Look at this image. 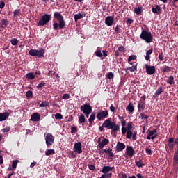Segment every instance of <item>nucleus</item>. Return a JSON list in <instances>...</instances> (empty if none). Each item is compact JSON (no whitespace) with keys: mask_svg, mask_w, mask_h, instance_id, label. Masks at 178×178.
Wrapping results in <instances>:
<instances>
[{"mask_svg":"<svg viewBox=\"0 0 178 178\" xmlns=\"http://www.w3.org/2000/svg\"><path fill=\"white\" fill-rule=\"evenodd\" d=\"M178 165V149L173 154V165Z\"/></svg>","mask_w":178,"mask_h":178,"instance_id":"b1692460","label":"nucleus"},{"mask_svg":"<svg viewBox=\"0 0 178 178\" xmlns=\"http://www.w3.org/2000/svg\"><path fill=\"white\" fill-rule=\"evenodd\" d=\"M77 132V129H76L75 127H71V134H75Z\"/></svg>","mask_w":178,"mask_h":178,"instance_id":"052dcab7","label":"nucleus"},{"mask_svg":"<svg viewBox=\"0 0 178 178\" xmlns=\"http://www.w3.org/2000/svg\"><path fill=\"white\" fill-rule=\"evenodd\" d=\"M114 31H115V33H116L117 34H120L122 33V29H120V28H119L118 25L116 26Z\"/></svg>","mask_w":178,"mask_h":178,"instance_id":"8fccbe9b","label":"nucleus"},{"mask_svg":"<svg viewBox=\"0 0 178 178\" xmlns=\"http://www.w3.org/2000/svg\"><path fill=\"white\" fill-rule=\"evenodd\" d=\"M10 42L12 45H17L19 40H17V39L14 38L11 39Z\"/></svg>","mask_w":178,"mask_h":178,"instance_id":"49530a36","label":"nucleus"},{"mask_svg":"<svg viewBox=\"0 0 178 178\" xmlns=\"http://www.w3.org/2000/svg\"><path fill=\"white\" fill-rule=\"evenodd\" d=\"M152 53V49L147 50V51L146 52V56L144 57V58H145L146 61L149 60L150 59V55Z\"/></svg>","mask_w":178,"mask_h":178,"instance_id":"2f4dec72","label":"nucleus"},{"mask_svg":"<svg viewBox=\"0 0 178 178\" xmlns=\"http://www.w3.org/2000/svg\"><path fill=\"white\" fill-rule=\"evenodd\" d=\"M88 169L91 171H95V165H88Z\"/></svg>","mask_w":178,"mask_h":178,"instance_id":"680f3d73","label":"nucleus"},{"mask_svg":"<svg viewBox=\"0 0 178 178\" xmlns=\"http://www.w3.org/2000/svg\"><path fill=\"white\" fill-rule=\"evenodd\" d=\"M136 56L134 55L129 56V58H127V63H129V65H132V63L131 61L136 60Z\"/></svg>","mask_w":178,"mask_h":178,"instance_id":"72a5a7b5","label":"nucleus"},{"mask_svg":"<svg viewBox=\"0 0 178 178\" xmlns=\"http://www.w3.org/2000/svg\"><path fill=\"white\" fill-rule=\"evenodd\" d=\"M17 15H20V10H19V9H16L13 12L14 17L17 16Z\"/></svg>","mask_w":178,"mask_h":178,"instance_id":"4d7b16f0","label":"nucleus"},{"mask_svg":"<svg viewBox=\"0 0 178 178\" xmlns=\"http://www.w3.org/2000/svg\"><path fill=\"white\" fill-rule=\"evenodd\" d=\"M135 152L134 149L131 146L127 145V148L125 149V154H127L129 156H134Z\"/></svg>","mask_w":178,"mask_h":178,"instance_id":"2eb2a0df","label":"nucleus"},{"mask_svg":"<svg viewBox=\"0 0 178 178\" xmlns=\"http://www.w3.org/2000/svg\"><path fill=\"white\" fill-rule=\"evenodd\" d=\"M71 99V96L69 95V94H64L63 95V99L66 100V99Z\"/></svg>","mask_w":178,"mask_h":178,"instance_id":"6e6d98bb","label":"nucleus"},{"mask_svg":"<svg viewBox=\"0 0 178 178\" xmlns=\"http://www.w3.org/2000/svg\"><path fill=\"white\" fill-rule=\"evenodd\" d=\"M95 118H97L95 116V113H91V115H90V118L88 119V122L90 123V126L91 124H93V122L95 121Z\"/></svg>","mask_w":178,"mask_h":178,"instance_id":"cd10ccee","label":"nucleus"},{"mask_svg":"<svg viewBox=\"0 0 178 178\" xmlns=\"http://www.w3.org/2000/svg\"><path fill=\"white\" fill-rule=\"evenodd\" d=\"M54 19H57L58 23H60V30H63L66 26V22H65V17L59 12H54Z\"/></svg>","mask_w":178,"mask_h":178,"instance_id":"7ed1b4c3","label":"nucleus"},{"mask_svg":"<svg viewBox=\"0 0 178 178\" xmlns=\"http://www.w3.org/2000/svg\"><path fill=\"white\" fill-rule=\"evenodd\" d=\"M140 38H141V40L145 41V42H147V44H149V42H152V40H154V38L152 37V33H151V32L147 31L146 30L142 31Z\"/></svg>","mask_w":178,"mask_h":178,"instance_id":"f03ea898","label":"nucleus"},{"mask_svg":"<svg viewBox=\"0 0 178 178\" xmlns=\"http://www.w3.org/2000/svg\"><path fill=\"white\" fill-rule=\"evenodd\" d=\"M125 111H127L129 113H131L134 112V106L132 105V103H129V105H127V107L125 108Z\"/></svg>","mask_w":178,"mask_h":178,"instance_id":"a878e982","label":"nucleus"},{"mask_svg":"<svg viewBox=\"0 0 178 178\" xmlns=\"http://www.w3.org/2000/svg\"><path fill=\"white\" fill-rule=\"evenodd\" d=\"M173 138H170V139H168V148L170 150H173Z\"/></svg>","mask_w":178,"mask_h":178,"instance_id":"c85d7f7f","label":"nucleus"},{"mask_svg":"<svg viewBox=\"0 0 178 178\" xmlns=\"http://www.w3.org/2000/svg\"><path fill=\"white\" fill-rule=\"evenodd\" d=\"M91 105L85 104L84 105H81L80 106V111L83 112V113L86 115V118H88L90 114H93V113H91Z\"/></svg>","mask_w":178,"mask_h":178,"instance_id":"423d86ee","label":"nucleus"},{"mask_svg":"<svg viewBox=\"0 0 178 178\" xmlns=\"http://www.w3.org/2000/svg\"><path fill=\"white\" fill-rule=\"evenodd\" d=\"M1 29H5L8 26V20L6 19H1Z\"/></svg>","mask_w":178,"mask_h":178,"instance_id":"c756f323","label":"nucleus"},{"mask_svg":"<svg viewBox=\"0 0 178 178\" xmlns=\"http://www.w3.org/2000/svg\"><path fill=\"white\" fill-rule=\"evenodd\" d=\"M144 68L146 69V74L147 75H153L156 73V67L154 66H151L147 64L144 65Z\"/></svg>","mask_w":178,"mask_h":178,"instance_id":"1a4fd4ad","label":"nucleus"},{"mask_svg":"<svg viewBox=\"0 0 178 178\" xmlns=\"http://www.w3.org/2000/svg\"><path fill=\"white\" fill-rule=\"evenodd\" d=\"M127 135H125V138H127V139H131L132 138V140H137V132L136 131H134V132H132L131 131H127Z\"/></svg>","mask_w":178,"mask_h":178,"instance_id":"f8f14e48","label":"nucleus"},{"mask_svg":"<svg viewBox=\"0 0 178 178\" xmlns=\"http://www.w3.org/2000/svg\"><path fill=\"white\" fill-rule=\"evenodd\" d=\"M45 86V83L44 81H42L40 83H38L37 85V89L40 90L42 88H44Z\"/></svg>","mask_w":178,"mask_h":178,"instance_id":"c03bdc74","label":"nucleus"},{"mask_svg":"<svg viewBox=\"0 0 178 178\" xmlns=\"http://www.w3.org/2000/svg\"><path fill=\"white\" fill-rule=\"evenodd\" d=\"M108 139L103 138V140H102V142L98 143V149H103V147H105V145H108Z\"/></svg>","mask_w":178,"mask_h":178,"instance_id":"dca6fc26","label":"nucleus"},{"mask_svg":"<svg viewBox=\"0 0 178 178\" xmlns=\"http://www.w3.org/2000/svg\"><path fill=\"white\" fill-rule=\"evenodd\" d=\"M120 178H129V177H127V175L122 173V174H120Z\"/></svg>","mask_w":178,"mask_h":178,"instance_id":"338daca9","label":"nucleus"},{"mask_svg":"<svg viewBox=\"0 0 178 178\" xmlns=\"http://www.w3.org/2000/svg\"><path fill=\"white\" fill-rule=\"evenodd\" d=\"M157 136V129H154L153 131H149V133L147 134V136H146V140H154Z\"/></svg>","mask_w":178,"mask_h":178,"instance_id":"9d476101","label":"nucleus"},{"mask_svg":"<svg viewBox=\"0 0 178 178\" xmlns=\"http://www.w3.org/2000/svg\"><path fill=\"white\" fill-rule=\"evenodd\" d=\"M5 8V1H1L0 3V9H3Z\"/></svg>","mask_w":178,"mask_h":178,"instance_id":"e2e57ef3","label":"nucleus"},{"mask_svg":"<svg viewBox=\"0 0 178 178\" xmlns=\"http://www.w3.org/2000/svg\"><path fill=\"white\" fill-rule=\"evenodd\" d=\"M78 122H79V124H83L84 123V122H86V118H84V115L81 114V115H79Z\"/></svg>","mask_w":178,"mask_h":178,"instance_id":"e433bc0d","label":"nucleus"},{"mask_svg":"<svg viewBox=\"0 0 178 178\" xmlns=\"http://www.w3.org/2000/svg\"><path fill=\"white\" fill-rule=\"evenodd\" d=\"M102 127H105V129H108V130H112L113 133L118 131L120 129V127L115 124V122L110 121V119H106L105 121H103L102 124Z\"/></svg>","mask_w":178,"mask_h":178,"instance_id":"f257e3e1","label":"nucleus"},{"mask_svg":"<svg viewBox=\"0 0 178 178\" xmlns=\"http://www.w3.org/2000/svg\"><path fill=\"white\" fill-rule=\"evenodd\" d=\"M99 152L107 154L110 158H113V152H112V149H104Z\"/></svg>","mask_w":178,"mask_h":178,"instance_id":"aec40b11","label":"nucleus"},{"mask_svg":"<svg viewBox=\"0 0 178 178\" xmlns=\"http://www.w3.org/2000/svg\"><path fill=\"white\" fill-rule=\"evenodd\" d=\"M95 56H97L98 58H102V51L97 50V51H95Z\"/></svg>","mask_w":178,"mask_h":178,"instance_id":"5fc2aeb1","label":"nucleus"},{"mask_svg":"<svg viewBox=\"0 0 178 178\" xmlns=\"http://www.w3.org/2000/svg\"><path fill=\"white\" fill-rule=\"evenodd\" d=\"M18 163H19V160H15L13 161V163H11V168L14 169H16V166H17Z\"/></svg>","mask_w":178,"mask_h":178,"instance_id":"ea45409f","label":"nucleus"},{"mask_svg":"<svg viewBox=\"0 0 178 178\" xmlns=\"http://www.w3.org/2000/svg\"><path fill=\"white\" fill-rule=\"evenodd\" d=\"M25 78L27 80H33L35 79V74L32 72L26 73V74H25Z\"/></svg>","mask_w":178,"mask_h":178,"instance_id":"bb28decb","label":"nucleus"},{"mask_svg":"<svg viewBox=\"0 0 178 178\" xmlns=\"http://www.w3.org/2000/svg\"><path fill=\"white\" fill-rule=\"evenodd\" d=\"M112 172L102 175L100 177H112Z\"/></svg>","mask_w":178,"mask_h":178,"instance_id":"603ef678","label":"nucleus"},{"mask_svg":"<svg viewBox=\"0 0 178 178\" xmlns=\"http://www.w3.org/2000/svg\"><path fill=\"white\" fill-rule=\"evenodd\" d=\"M49 22H51V15L49 14H44L39 19L38 26H47Z\"/></svg>","mask_w":178,"mask_h":178,"instance_id":"39448f33","label":"nucleus"},{"mask_svg":"<svg viewBox=\"0 0 178 178\" xmlns=\"http://www.w3.org/2000/svg\"><path fill=\"white\" fill-rule=\"evenodd\" d=\"M129 178H144V176H143V175H141L140 173H138L136 175V176H131L129 177Z\"/></svg>","mask_w":178,"mask_h":178,"instance_id":"09e8293b","label":"nucleus"},{"mask_svg":"<svg viewBox=\"0 0 178 178\" xmlns=\"http://www.w3.org/2000/svg\"><path fill=\"white\" fill-rule=\"evenodd\" d=\"M114 22H115V17L113 16H107L105 18V24H106V26H113Z\"/></svg>","mask_w":178,"mask_h":178,"instance_id":"ddd939ff","label":"nucleus"},{"mask_svg":"<svg viewBox=\"0 0 178 178\" xmlns=\"http://www.w3.org/2000/svg\"><path fill=\"white\" fill-rule=\"evenodd\" d=\"M128 71L131 72H137V64L132 65V67H130L124 68V72H128Z\"/></svg>","mask_w":178,"mask_h":178,"instance_id":"4be33fe9","label":"nucleus"},{"mask_svg":"<svg viewBox=\"0 0 178 178\" xmlns=\"http://www.w3.org/2000/svg\"><path fill=\"white\" fill-rule=\"evenodd\" d=\"M54 154H56V152L52 149L45 151V156H47Z\"/></svg>","mask_w":178,"mask_h":178,"instance_id":"c9c22d12","label":"nucleus"},{"mask_svg":"<svg viewBox=\"0 0 178 178\" xmlns=\"http://www.w3.org/2000/svg\"><path fill=\"white\" fill-rule=\"evenodd\" d=\"M158 59L160 60V61H163V54L160 53V54L158 55Z\"/></svg>","mask_w":178,"mask_h":178,"instance_id":"0e129e2a","label":"nucleus"},{"mask_svg":"<svg viewBox=\"0 0 178 178\" xmlns=\"http://www.w3.org/2000/svg\"><path fill=\"white\" fill-rule=\"evenodd\" d=\"M83 17H84V16L83 15V14L81 13H78V14H76L74 17V19L75 20V22H77V20H79V19H83Z\"/></svg>","mask_w":178,"mask_h":178,"instance_id":"473e14b6","label":"nucleus"},{"mask_svg":"<svg viewBox=\"0 0 178 178\" xmlns=\"http://www.w3.org/2000/svg\"><path fill=\"white\" fill-rule=\"evenodd\" d=\"M25 96L26 97L31 98V97L33 96V93L31 90H29V91H26V93L25 94Z\"/></svg>","mask_w":178,"mask_h":178,"instance_id":"3c124183","label":"nucleus"},{"mask_svg":"<svg viewBox=\"0 0 178 178\" xmlns=\"http://www.w3.org/2000/svg\"><path fill=\"white\" fill-rule=\"evenodd\" d=\"M127 149V146H125L124 143L118 142L117 143V145L115 146V152H121L122 151H124V149Z\"/></svg>","mask_w":178,"mask_h":178,"instance_id":"9b49d317","label":"nucleus"},{"mask_svg":"<svg viewBox=\"0 0 178 178\" xmlns=\"http://www.w3.org/2000/svg\"><path fill=\"white\" fill-rule=\"evenodd\" d=\"M166 83L170 85H173L175 83V81H173V76H170V77H168V80L166 81Z\"/></svg>","mask_w":178,"mask_h":178,"instance_id":"4c0bfd02","label":"nucleus"},{"mask_svg":"<svg viewBox=\"0 0 178 178\" xmlns=\"http://www.w3.org/2000/svg\"><path fill=\"white\" fill-rule=\"evenodd\" d=\"M173 144L178 145V138L173 139Z\"/></svg>","mask_w":178,"mask_h":178,"instance_id":"774afa93","label":"nucleus"},{"mask_svg":"<svg viewBox=\"0 0 178 178\" xmlns=\"http://www.w3.org/2000/svg\"><path fill=\"white\" fill-rule=\"evenodd\" d=\"M53 29L54 30H58V29H60V22H55L53 24Z\"/></svg>","mask_w":178,"mask_h":178,"instance_id":"a19ab883","label":"nucleus"},{"mask_svg":"<svg viewBox=\"0 0 178 178\" xmlns=\"http://www.w3.org/2000/svg\"><path fill=\"white\" fill-rule=\"evenodd\" d=\"M44 54L45 50L44 49H40V50L31 49L29 51V55L37 58H42Z\"/></svg>","mask_w":178,"mask_h":178,"instance_id":"20e7f679","label":"nucleus"},{"mask_svg":"<svg viewBox=\"0 0 178 178\" xmlns=\"http://www.w3.org/2000/svg\"><path fill=\"white\" fill-rule=\"evenodd\" d=\"M136 166H138V168H143L144 166V163H143V160L136 161Z\"/></svg>","mask_w":178,"mask_h":178,"instance_id":"79ce46f5","label":"nucleus"},{"mask_svg":"<svg viewBox=\"0 0 178 178\" xmlns=\"http://www.w3.org/2000/svg\"><path fill=\"white\" fill-rule=\"evenodd\" d=\"M134 12L136 15H141V12H143V10L141 9V7H136L134 8Z\"/></svg>","mask_w":178,"mask_h":178,"instance_id":"58836bf2","label":"nucleus"},{"mask_svg":"<svg viewBox=\"0 0 178 178\" xmlns=\"http://www.w3.org/2000/svg\"><path fill=\"white\" fill-rule=\"evenodd\" d=\"M152 12L155 15H161V6L159 5H155V6L152 7Z\"/></svg>","mask_w":178,"mask_h":178,"instance_id":"f3484780","label":"nucleus"},{"mask_svg":"<svg viewBox=\"0 0 178 178\" xmlns=\"http://www.w3.org/2000/svg\"><path fill=\"white\" fill-rule=\"evenodd\" d=\"M163 87H160L159 88H158L156 92H154V95H153V99H156V97L161 95V93H163Z\"/></svg>","mask_w":178,"mask_h":178,"instance_id":"393cba45","label":"nucleus"},{"mask_svg":"<svg viewBox=\"0 0 178 178\" xmlns=\"http://www.w3.org/2000/svg\"><path fill=\"white\" fill-rule=\"evenodd\" d=\"M113 170V168L110 166H103L102 168V173L106 174L108 173L110 171H112Z\"/></svg>","mask_w":178,"mask_h":178,"instance_id":"5701e85b","label":"nucleus"},{"mask_svg":"<svg viewBox=\"0 0 178 178\" xmlns=\"http://www.w3.org/2000/svg\"><path fill=\"white\" fill-rule=\"evenodd\" d=\"M31 120L32 122H38L40 120V114H38V113H35L31 115Z\"/></svg>","mask_w":178,"mask_h":178,"instance_id":"a211bd4d","label":"nucleus"},{"mask_svg":"<svg viewBox=\"0 0 178 178\" xmlns=\"http://www.w3.org/2000/svg\"><path fill=\"white\" fill-rule=\"evenodd\" d=\"M125 129H127V131H131V130H132V122H129L127 123V127L125 128Z\"/></svg>","mask_w":178,"mask_h":178,"instance_id":"de8ad7c7","label":"nucleus"},{"mask_svg":"<svg viewBox=\"0 0 178 178\" xmlns=\"http://www.w3.org/2000/svg\"><path fill=\"white\" fill-rule=\"evenodd\" d=\"M47 106H49V102H42V103L40 105H38V107L40 108H45Z\"/></svg>","mask_w":178,"mask_h":178,"instance_id":"37998d69","label":"nucleus"},{"mask_svg":"<svg viewBox=\"0 0 178 178\" xmlns=\"http://www.w3.org/2000/svg\"><path fill=\"white\" fill-rule=\"evenodd\" d=\"M146 108V102L144 100H140L138 102V112H141L144 111V108Z\"/></svg>","mask_w":178,"mask_h":178,"instance_id":"4468645a","label":"nucleus"},{"mask_svg":"<svg viewBox=\"0 0 178 178\" xmlns=\"http://www.w3.org/2000/svg\"><path fill=\"white\" fill-rule=\"evenodd\" d=\"M117 50L119 51V52L120 53H124L125 51V49L122 46L119 47V49H118Z\"/></svg>","mask_w":178,"mask_h":178,"instance_id":"bf43d9fd","label":"nucleus"},{"mask_svg":"<svg viewBox=\"0 0 178 178\" xmlns=\"http://www.w3.org/2000/svg\"><path fill=\"white\" fill-rule=\"evenodd\" d=\"M139 118H140V120H147L148 118H149V117H148L147 115H146V114L144 113L139 114Z\"/></svg>","mask_w":178,"mask_h":178,"instance_id":"a18cd8bd","label":"nucleus"},{"mask_svg":"<svg viewBox=\"0 0 178 178\" xmlns=\"http://www.w3.org/2000/svg\"><path fill=\"white\" fill-rule=\"evenodd\" d=\"M133 22V19L129 18L128 19H127L126 23L129 26H130L132 24Z\"/></svg>","mask_w":178,"mask_h":178,"instance_id":"864d4df0","label":"nucleus"},{"mask_svg":"<svg viewBox=\"0 0 178 178\" xmlns=\"http://www.w3.org/2000/svg\"><path fill=\"white\" fill-rule=\"evenodd\" d=\"M8 117H9V113H0V122H3L4 120H6L8 119Z\"/></svg>","mask_w":178,"mask_h":178,"instance_id":"412c9836","label":"nucleus"},{"mask_svg":"<svg viewBox=\"0 0 178 178\" xmlns=\"http://www.w3.org/2000/svg\"><path fill=\"white\" fill-rule=\"evenodd\" d=\"M113 73L112 72H108V73H106V74H105V78H106V79H108V80H112L113 79Z\"/></svg>","mask_w":178,"mask_h":178,"instance_id":"f704fd0d","label":"nucleus"},{"mask_svg":"<svg viewBox=\"0 0 178 178\" xmlns=\"http://www.w3.org/2000/svg\"><path fill=\"white\" fill-rule=\"evenodd\" d=\"M121 131H122V135L127 133V129H125V127H122V129H121Z\"/></svg>","mask_w":178,"mask_h":178,"instance_id":"69168bd1","label":"nucleus"},{"mask_svg":"<svg viewBox=\"0 0 178 178\" xmlns=\"http://www.w3.org/2000/svg\"><path fill=\"white\" fill-rule=\"evenodd\" d=\"M74 152L78 153V154H80L83 152V150L81 149V143L78 142L74 143Z\"/></svg>","mask_w":178,"mask_h":178,"instance_id":"6ab92c4d","label":"nucleus"},{"mask_svg":"<svg viewBox=\"0 0 178 178\" xmlns=\"http://www.w3.org/2000/svg\"><path fill=\"white\" fill-rule=\"evenodd\" d=\"M161 72H171V67L165 65L161 69Z\"/></svg>","mask_w":178,"mask_h":178,"instance_id":"7c9ffc66","label":"nucleus"},{"mask_svg":"<svg viewBox=\"0 0 178 178\" xmlns=\"http://www.w3.org/2000/svg\"><path fill=\"white\" fill-rule=\"evenodd\" d=\"M45 136V145H47V147L52 146L54 144V137L51 134H44Z\"/></svg>","mask_w":178,"mask_h":178,"instance_id":"6e6552de","label":"nucleus"},{"mask_svg":"<svg viewBox=\"0 0 178 178\" xmlns=\"http://www.w3.org/2000/svg\"><path fill=\"white\" fill-rule=\"evenodd\" d=\"M55 118L56 120H62V115L60 113H56Z\"/></svg>","mask_w":178,"mask_h":178,"instance_id":"13d9d810","label":"nucleus"},{"mask_svg":"<svg viewBox=\"0 0 178 178\" xmlns=\"http://www.w3.org/2000/svg\"><path fill=\"white\" fill-rule=\"evenodd\" d=\"M95 117L98 119V121H102L105 118H108V111H99Z\"/></svg>","mask_w":178,"mask_h":178,"instance_id":"0eeeda50","label":"nucleus"}]
</instances>
